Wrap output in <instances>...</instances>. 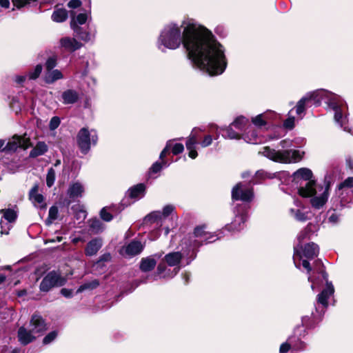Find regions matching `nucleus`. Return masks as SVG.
Masks as SVG:
<instances>
[{"mask_svg":"<svg viewBox=\"0 0 353 353\" xmlns=\"http://www.w3.org/2000/svg\"><path fill=\"white\" fill-rule=\"evenodd\" d=\"M181 44L193 63L210 76L221 74L225 70L224 48L214 39L210 31L192 19L183 20L181 24H165L157 43L162 52L165 49H178Z\"/></svg>","mask_w":353,"mask_h":353,"instance_id":"f257e3e1","label":"nucleus"},{"mask_svg":"<svg viewBox=\"0 0 353 353\" xmlns=\"http://www.w3.org/2000/svg\"><path fill=\"white\" fill-rule=\"evenodd\" d=\"M184 150V146L182 143H176L172 148V152L173 154L176 155L181 154Z\"/></svg>","mask_w":353,"mask_h":353,"instance_id":"603ef678","label":"nucleus"},{"mask_svg":"<svg viewBox=\"0 0 353 353\" xmlns=\"http://www.w3.org/2000/svg\"><path fill=\"white\" fill-rule=\"evenodd\" d=\"M334 289L332 283L327 281L325 288L318 295V303L327 307L329 298L334 294Z\"/></svg>","mask_w":353,"mask_h":353,"instance_id":"4468645a","label":"nucleus"},{"mask_svg":"<svg viewBox=\"0 0 353 353\" xmlns=\"http://www.w3.org/2000/svg\"><path fill=\"white\" fill-rule=\"evenodd\" d=\"M302 265L304 268L307 270V272L310 273L311 271V267L310 263L307 260H303L302 262Z\"/></svg>","mask_w":353,"mask_h":353,"instance_id":"e2e57ef3","label":"nucleus"},{"mask_svg":"<svg viewBox=\"0 0 353 353\" xmlns=\"http://www.w3.org/2000/svg\"><path fill=\"white\" fill-rule=\"evenodd\" d=\"M256 176L259 179H265L268 176V174L263 170H259L256 172Z\"/></svg>","mask_w":353,"mask_h":353,"instance_id":"680f3d73","label":"nucleus"},{"mask_svg":"<svg viewBox=\"0 0 353 353\" xmlns=\"http://www.w3.org/2000/svg\"><path fill=\"white\" fill-rule=\"evenodd\" d=\"M30 326L34 334H42L46 330V325L41 316L34 314L32 316Z\"/></svg>","mask_w":353,"mask_h":353,"instance_id":"ddd939ff","label":"nucleus"},{"mask_svg":"<svg viewBox=\"0 0 353 353\" xmlns=\"http://www.w3.org/2000/svg\"><path fill=\"white\" fill-rule=\"evenodd\" d=\"M352 187H353V176L348 177L343 183L339 184V190L343 189V188H352Z\"/></svg>","mask_w":353,"mask_h":353,"instance_id":"09e8293b","label":"nucleus"},{"mask_svg":"<svg viewBox=\"0 0 353 353\" xmlns=\"http://www.w3.org/2000/svg\"><path fill=\"white\" fill-rule=\"evenodd\" d=\"M293 180L296 183L305 181V184L299 188L298 192L302 197L310 199L313 208L320 210L323 208L330 196L329 182H325L324 185L317 184L313 179L312 172L306 168L296 170L293 174Z\"/></svg>","mask_w":353,"mask_h":353,"instance_id":"f03ea898","label":"nucleus"},{"mask_svg":"<svg viewBox=\"0 0 353 353\" xmlns=\"http://www.w3.org/2000/svg\"><path fill=\"white\" fill-rule=\"evenodd\" d=\"M319 253V247L314 243H307L303 249V254L301 253V257L305 256L307 259H312Z\"/></svg>","mask_w":353,"mask_h":353,"instance_id":"b1692460","label":"nucleus"},{"mask_svg":"<svg viewBox=\"0 0 353 353\" xmlns=\"http://www.w3.org/2000/svg\"><path fill=\"white\" fill-rule=\"evenodd\" d=\"M234 127L230 124V126L223 129L226 133L225 138L230 139H241L243 137V134H240L239 133L235 132L234 130Z\"/></svg>","mask_w":353,"mask_h":353,"instance_id":"e433bc0d","label":"nucleus"},{"mask_svg":"<svg viewBox=\"0 0 353 353\" xmlns=\"http://www.w3.org/2000/svg\"><path fill=\"white\" fill-rule=\"evenodd\" d=\"M37 1V0H12V3L13 6L17 8H21Z\"/></svg>","mask_w":353,"mask_h":353,"instance_id":"c03bdc74","label":"nucleus"},{"mask_svg":"<svg viewBox=\"0 0 353 353\" xmlns=\"http://www.w3.org/2000/svg\"><path fill=\"white\" fill-rule=\"evenodd\" d=\"M25 79H26V77H23V76H17L16 77L15 81L18 83H23L25 81Z\"/></svg>","mask_w":353,"mask_h":353,"instance_id":"338daca9","label":"nucleus"},{"mask_svg":"<svg viewBox=\"0 0 353 353\" xmlns=\"http://www.w3.org/2000/svg\"><path fill=\"white\" fill-rule=\"evenodd\" d=\"M88 13H79L76 17L72 18L70 21V27L73 31L79 32L81 30L80 25H83L88 20Z\"/></svg>","mask_w":353,"mask_h":353,"instance_id":"6ab92c4d","label":"nucleus"},{"mask_svg":"<svg viewBox=\"0 0 353 353\" xmlns=\"http://www.w3.org/2000/svg\"><path fill=\"white\" fill-rule=\"evenodd\" d=\"M173 210L174 207L172 205H166L163 208L162 212L160 211H155L147 215L144 219V221L145 223L157 222L158 223L159 221H161L163 219L169 216Z\"/></svg>","mask_w":353,"mask_h":353,"instance_id":"1a4fd4ad","label":"nucleus"},{"mask_svg":"<svg viewBox=\"0 0 353 353\" xmlns=\"http://www.w3.org/2000/svg\"><path fill=\"white\" fill-rule=\"evenodd\" d=\"M68 19V12L63 8L56 9L52 14V19L57 23H61Z\"/></svg>","mask_w":353,"mask_h":353,"instance_id":"bb28decb","label":"nucleus"},{"mask_svg":"<svg viewBox=\"0 0 353 353\" xmlns=\"http://www.w3.org/2000/svg\"><path fill=\"white\" fill-rule=\"evenodd\" d=\"M254 197L252 188L245 187L243 183H237L232 190V199L250 202Z\"/></svg>","mask_w":353,"mask_h":353,"instance_id":"0eeeda50","label":"nucleus"},{"mask_svg":"<svg viewBox=\"0 0 353 353\" xmlns=\"http://www.w3.org/2000/svg\"><path fill=\"white\" fill-rule=\"evenodd\" d=\"M290 349V345L288 343H283L280 346L279 351L281 353H285L288 352Z\"/></svg>","mask_w":353,"mask_h":353,"instance_id":"bf43d9fd","label":"nucleus"},{"mask_svg":"<svg viewBox=\"0 0 353 353\" xmlns=\"http://www.w3.org/2000/svg\"><path fill=\"white\" fill-rule=\"evenodd\" d=\"M267 114L263 113L252 118V123L256 127H262L266 125Z\"/></svg>","mask_w":353,"mask_h":353,"instance_id":"4c0bfd02","label":"nucleus"},{"mask_svg":"<svg viewBox=\"0 0 353 353\" xmlns=\"http://www.w3.org/2000/svg\"><path fill=\"white\" fill-rule=\"evenodd\" d=\"M197 143V138L196 135L191 134L188 138L185 145L188 150H189L188 156L194 159H195L198 154L196 151V145Z\"/></svg>","mask_w":353,"mask_h":353,"instance_id":"4be33fe9","label":"nucleus"},{"mask_svg":"<svg viewBox=\"0 0 353 353\" xmlns=\"http://www.w3.org/2000/svg\"><path fill=\"white\" fill-rule=\"evenodd\" d=\"M60 47L68 52H74L80 49L82 44L75 38L70 37H63L59 40Z\"/></svg>","mask_w":353,"mask_h":353,"instance_id":"9b49d317","label":"nucleus"},{"mask_svg":"<svg viewBox=\"0 0 353 353\" xmlns=\"http://www.w3.org/2000/svg\"><path fill=\"white\" fill-rule=\"evenodd\" d=\"M63 78V74L59 70H48L46 74L45 80L48 83H52Z\"/></svg>","mask_w":353,"mask_h":353,"instance_id":"c756f323","label":"nucleus"},{"mask_svg":"<svg viewBox=\"0 0 353 353\" xmlns=\"http://www.w3.org/2000/svg\"><path fill=\"white\" fill-rule=\"evenodd\" d=\"M309 101H313L316 105H319L323 100L328 107L334 111V120L340 125L343 124V113L346 103L338 94L326 90H316L305 94Z\"/></svg>","mask_w":353,"mask_h":353,"instance_id":"7ed1b4c3","label":"nucleus"},{"mask_svg":"<svg viewBox=\"0 0 353 353\" xmlns=\"http://www.w3.org/2000/svg\"><path fill=\"white\" fill-rule=\"evenodd\" d=\"M143 249V245L140 241H133L123 248V254L128 256L139 254Z\"/></svg>","mask_w":353,"mask_h":353,"instance_id":"2eb2a0df","label":"nucleus"},{"mask_svg":"<svg viewBox=\"0 0 353 353\" xmlns=\"http://www.w3.org/2000/svg\"><path fill=\"white\" fill-rule=\"evenodd\" d=\"M309 232V229L305 228L304 230L301 231L300 233L298 234L297 240L299 241V243L294 247V259H295V257H299V259H301V250L303 249L301 243L303 242L305 239H307Z\"/></svg>","mask_w":353,"mask_h":353,"instance_id":"412c9836","label":"nucleus"},{"mask_svg":"<svg viewBox=\"0 0 353 353\" xmlns=\"http://www.w3.org/2000/svg\"><path fill=\"white\" fill-rule=\"evenodd\" d=\"M55 171L52 168H50L47 173L46 176V184L48 187H51L54 183L55 181Z\"/></svg>","mask_w":353,"mask_h":353,"instance_id":"a19ab883","label":"nucleus"},{"mask_svg":"<svg viewBox=\"0 0 353 353\" xmlns=\"http://www.w3.org/2000/svg\"><path fill=\"white\" fill-rule=\"evenodd\" d=\"M57 334L56 332H50L48 334H47L43 338V344H49L50 343H51L52 341H54L55 339V338L57 337Z\"/></svg>","mask_w":353,"mask_h":353,"instance_id":"3c124183","label":"nucleus"},{"mask_svg":"<svg viewBox=\"0 0 353 353\" xmlns=\"http://www.w3.org/2000/svg\"><path fill=\"white\" fill-rule=\"evenodd\" d=\"M66 283V279L61 276L59 273L52 271L48 273L40 283L41 292H48L52 288L60 287Z\"/></svg>","mask_w":353,"mask_h":353,"instance_id":"423d86ee","label":"nucleus"},{"mask_svg":"<svg viewBox=\"0 0 353 353\" xmlns=\"http://www.w3.org/2000/svg\"><path fill=\"white\" fill-rule=\"evenodd\" d=\"M81 5V1L80 0H71L68 3V6L73 9L80 7Z\"/></svg>","mask_w":353,"mask_h":353,"instance_id":"13d9d810","label":"nucleus"},{"mask_svg":"<svg viewBox=\"0 0 353 353\" xmlns=\"http://www.w3.org/2000/svg\"><path fill=\"white\" fill-rule=\"evenodd\" d=\"M35 336L31 330L21 327L18 330V339L21 344L26 345L35 339Z\"/></svg>","mask_w":353,"mask_h":353,"instance_id":"f3484780","label":"nucleus"},{"mask_svg":"<svg viewBox=\"0 0 353 353\" xmlns=\"http://www.w3.org/2000/svg\"><path fill=\"white\" fill-rule=\"evenodd\" d=\"M145 191V185L143 183L137 184L128 190L129 195L131 198L137 199L143 195Z\"/></svg>","mask_w":353,"mask_h":353,"instance_id":"7c9ffc66","label":"nucleus"},{"mask_svg":"<svg viewBox=\"0 0 353 353\" xmlns=\"http://www.w3.org/2000/svg\"><path fill=\"white\" fill-rule=\"evenodd\" d=\"M180 270V268L179 267H177V268H174L173 271H172V273L171 275H170L168 272H167V268L165 267V265L163 264H161L160 263L158 267H157V274H159V275H162L163 277H172L174 275H176L179 271Z\"/></svg>","mask_w":353,"mask_h":353,"instance_id":"f704fd0d","label":"nucleus"},{"mask_svg":"<svg viewBox=\"0 0 353 353\" xmlns=\"http://www.w3.org/2000/svg\"><path fill=\"white\" fill-rule=\"evenodd\" d=\"M100 216L105 221H110L113 218L112 215L107 211L105 208L101 209Z\"/></svg>","mask_w":353,"mask_h":353,"instance_id":"de8ad7c7","label":"nucleus"},{"mask_svg":"<svg viewBox=\"0 0 353 353\" xmlns=\"http://www.w3.org/2000/svg\"><path fill=\"white\" fill-rule=\"evenodd\" d=\"M42 71V65L40 64H38L34 68V70L32 72H30L28 73V77L30 79H36L39 77L41 72Z\"/></svg>","mask_w":353,"mask_h":353,"instance_id":"a18cd8bd","label":"nucleus"},{"mask_svg":"<svg viewBox=\"0 0 353 353\" xmlns=\"http://www.w3.org/2000/svg\"><path fill=\"white\" fill-rule=\"evenodd\" d=\"M59 210L57 206H52L49 209L48 216L46 220V224L50 225L58 218Z\"/></svg>","mask_w":353,"mask_h":353,"instance_id":"c9c22d12","label":"nucleus"},{"mask_svg":"<svg viewBox=\"0 0 353 353\" xmlns=\"http://www.w3.org/2000/svg\"><path fill=\"white\" fill-rule=\"evenodd\" d=\"M260 154L276 163H295L300 161L305 152L300 150H276L268 146L264 147Z\"/></svg>","mask_w":353,"mask_h":353,"instance_id":"20e7f679","label":"nucleus"},{"mask_svg":"<svg viewBox=\"0 0 353 353\" xmlns=\"http://www.w3.org/2000/svg\"><path fill=\"white\" fill-rule=\"evenodd\" d=\"M0 212L3 214V217L8 221V223H4L2 220L1 221V234H8L10 229V223L15 221L17 214L11 209L1 210Z\"/></svg>","mask_w":353,"mask_h":353,"instance_id":"9d476101","label":"nucleus"},{"mask_svg":"<svg viewBox=\"0 0 353 353\" xmlns=\"http://www.w3.org/2000/svg\"><path fill=\"white\" fill-rule=\"evenodd\" d=\"M182 259V254L179 252H173L167 254L164 256V261L165 263L171 267H178Z\"/></svg>","mask_w":353,"mask_h":353,"instance_id":"5701e85b","label":"nucleus"},{"mask_svg":"<svg viewBox=\"0 0 353 353\" xmlns=\"http://www.w3.org/2000/svg\"><path fill=\"white\" fill-rule=\"evenodd\" d=\"M246 221V216L244 214L236 215L234 222L232 223V225L230 226L229 230H239L240 229V223H244Z\"/></svg>","mask_w":353,"mask_h":353,"instance_id":"ea45409f","label":"nucleus"},{"mask_svg":"<svg viewBox=\"0 0 353 353\" xmlns=\"http://www.w3.org/2000/svg\"><path fill=\"white\" fill-rule=\"evenodd\" d=\"M294 117H289L284 121V126L287 128L292 129L294 126Z\"/></svg>","mask_w":353,"mask_h":353,"instance_id":"6e6d98bb","label":"nucleus"},{"mask_svg":"<svg viewBox=\"0 0 353 353\" xmlns=\"http://www.w3.org/2000/svg\"><path fill=\"white\" fill-rule=\"evenodd\" d=\"M72 290L66 289V288H63L61 290V294L63 296L67 297V298L70 297L72 296Z\"/></svg>","mask_w":353,"mask_h":353,"instance_id":"052dcab7","label":"nucleus"},{"mask_svg":"<svg viewBox=\"0 0 353 353\" xmlns=\"http://www.w3.org/2000/svg\"><path fill=\"white\" fill-rule=\"evenodd\" d=\"M289 212L290 214L296 221H305L307 219V214L301 210V208H298L296 210L290 208Z\"/></svg>","mask_w":353,"mask_h":353,"instance_id":"72a5a7b5","label":"nucleus"},{"mask_svg":"<svg viewBox=\"0 0 353 353\" xmlns=\"http://www.w3.org/2000/svg\"><path fill=\"white\" fill-rule=\"evenodd\" d=\"M48 150L47 145L42 141L38 142L36 146L30 151V157H37L46 152Z\"/></svg>","mask_w":353,"mask_h":353,"instance_id":"cd10ccee","label":"nucleus"},{"mask_svg":"<svg viewBox=\"0 0 353 353\" xmlns=\"http://www.w3.org/2000/svg\"><path fill=\"white\" fill-rule=\"evenodd\" d=\"M77 144L81 151L86 154L92 145H95L98 141V136L95 130H88V128H81L77 134Z\"/></svg>","mask_w":353,"mask_h":353,"instance_id":"39448f33","label":"nucleus"},{"mask_svg":"<svg viewBox=\"0 0 353 353\" xmlns=\"http://www.w3.org/2000/svg\"><path fill=\"white\" fill-rule=\"evenodd\" d=\"M61 120L58 117H53L50 121L49 128L50 130H56L60 125Z\"/></svg>","mask_w":353,"mask_h":353,"instance_id":"49530a36","label":"nucleus"},{"mask_svg":"<svg viewBox=\"0 0 353 353\" xmlns=\"http://www.w3.org/2000/svg\"><path fill=\"white\" fill-rule=\"evenodd\" d=\"M74 32L75 33V34L77 37H79V38L81 40H82L85 42H88L89 41L91 40L90 34L88 32L83 30L82 28H81V30H79V32L74 31Z\"/></svg>","mask_w":353,"mask_h":353,"instance_id":"37998d69","label":"nucleus"},{"mask_svg":"<svg viewBox=\"0 0 353 353\" xmlns=\"http://www.w3.org/2000/svg\"><path fill=\"white\" fill-rule=\"evenodd\" d=\"M31 146L30 140L25 136L14 135L9 141L3 151H15L18 148L27 149Z\"/></svg>","mask_w":353,"mask_h":353,"instance_id":"6e6552de","label":"nucleus"},{"mask_svg":"<svg viewBox=\"0 0 353 353\" xmlns=\"http://www.w3.org/2000/svg\"><path fill=\"white\" fill-rule=\"evenodd\" d=\"M212 143V137L210 135H207L204 137L201 145L203 148H205L211 145Z\"/></svg>","mask_w":353,"mask_h":353,"instance_id":"4d7b16f0","label":"nucleus"},{"mask_svg":"<svg viewBox=\"0 0 353 353\" xmlns=\"http://www.w3.org/2000/svg\"><path fill=\"white\" fill-rule=\"evenodd\" d=\"M39 185L34 184L29 192V199L37 208H46V203L44 202V197L41 194L38 193Z\"/></svg>","mask_w":353,"mask_h":353,"instance_id":"f8f14e48","label":"nucleus"},{"mask_svg":"<svg viewBox=\"0 0 353 353\" xmlns=\"http://www.w3.org/2000/svg\"><path fill=\"white\" fill-rule=\"evenodd\" d=\"M62 103L65 105L74 104L79 99V93L73 89H68L61 94Z\"/></svg>","mask_w":353,"mask_h":353,"instance_id":"dca6fc26","label":"nucleus"},{"mask_svg":"<svg viewBox=\"0 0 353 353\" xmlns=\"http://www.w3.org/2000/svg\"><path fill=\"white\" fill-rule=\"evenodd\" d=\"M231 124L234 128L242 131L248 124V119L243 116H239L236 117Z\"/></svg>","mask_w":353,"mask_h":353,"instance_id":"2f4dec72","label":"nucleus"},{"mask_svg":"<svg viewBox=\"0 0 353 353\" xmlns=\"http://www.w3.org/2000/svg\"><path fill=\"white\" fill-rule=\"evenodd\" d=\"M89 226L90 230L94 234H98L104 229L103 224L97 219L90 220Z\"/></svg>","mask_w":353,"mask_h":353,"instance_id":"473e14b6","label":"nucleus"},{"mask_svg":"<svg viewBox=\"0 0 353 353\" xmlns=\"http://www.w3.org/2000/svg\"><path fill=\"white\" fill-rule=\"evenodd\" d=\"M99 283L97 280H94L91 282L85 283L82 285H81L79 289L77 290V292H81L85 290L90 289L92 290L96 288L97 286H99Z\"/></svg>","mask_w":353,"mask_h":353,"instance_id":"79ce46f5","label":"nucleus"},{"mask_svg":"<svg viewBox=\"0 0 353 353\" xmlns=\"http://www.w3.org/2000/svg\"><path fill=\"white\" fill-rule=\"evenodd\" d=\"M194 235L197 237L200 238L201 241H205L207 243H212L214 241H216V238L213 235H210L208 234L205 230L203 227H198L195 228L194 232Z\"/></svg>","mask_w":353,"mask_h":353,"instance_id":"393cba45","label":"nucleus"},{"mask_svg":"<svg viewBox=\"0 0 353 353\" xmlns=\"http://www.w3.org/2000/svg\"><path fill=\"white\" fill-rule=\"evenodd\" d=\"M171 143H172V140H169L168 141H167L165 147L164 148V149L160 153V155H159L160 159L163 160V158L166 156V154H168L170 148L172 146Z\"/></svg>","mask_w":353,"mask_h":353,"instance_id":"5fc2aeb1","label":"nucleus"},{"mask_svg":"<svg viewBox=\"0 0 353 353\" xmlns=\"http://www.w3.org/2000/svg\"><path fill=\"white\" fill-rule=\"evenodd\" d=\"M157 265V260L153 256L143 258L140 263V269L143 272L152 270Z\"/></svg>","mask_w":353,"mask_h":353,"instance_id":"a878e982","label":"nucleus"},{"mask_svg":"<svg viewBox=\"0 0 353 353\" xmlns=\"http://www.w3.org/2000/svg\"><path fill=\"white\" fill-rule=\"evenodd\" d=\"M56 65L57 60L54 57L49 58L46 63V67L48 71L52 70L56 66Z\"/></svg>","mask_w":353,"mask_h":353,"instance_id":"864d4df0","label":"nucleus"},{"mask_svg":"<svg viewBox=\"0 0 353 353\" xmlns=\"http://www.w3.org/2000/svg\"><path fill=\"white\" fill-rule=\"evenodd\" d=\"M242 139L248 143L256 144L261 142L255 130L249 131L243 134Z\"/></svg>","mask_w":353,"mask_h":353,"instance_id":"c85d7f7f","label":"nucleus"},{"mask_svg":"<svg viewBox=\"0 0 353 353\" xmlns=\"http://www.w3.org/2000/svg\"><path fill=\"white\" fill-rule=\"evenodd\" d=\"M102 246V242L99 239H94L87 244L85 249V254L87 256L96 255Z\"/></svg>","mask_w":353,"mask_h":353,"instance_id":"aec40b11","label":"nucleus"},{"mask_svg":"<svg viewBox=\"0 0 353 353\" xmlns=\"http://www.w3.org/2000/svg\"><path fill=\"white\" fill-rule=\"evenodd\" d=\"M307 102H309V101L307 100V98L305 95L297 102L296 105L295 107L296 113L298 115H300L301 118V114L305 112V105Z\"/></svg>","mask_w":353,"mask_h":353,"instance_id":"58836bf2","label":"nucleus"},{"mask_svg":"<svg viewBox=\"0 0 353 353\" xmlns=\"http://www.w3.org/2000/svg\"><path fill=\"white\" fill-rule=\"evenodd\" d=\"M84 188L82 184L79 182H75L70 185L67 193L68 196L74 200L77 198L81 197Z\"/></svg>","mask_w":353,"mask_h":353,"instance_id":"a211bd4d","label":"nucleus"},{"mask_svg":"<svg viewBox=\"0 0 353 353\" xmlns=\"http://www.w3.org/2000/svg\"><path fill=\"white\" fill-rule=\"evenodd\" d=\"M339 221V217L337 214H333L329 217V221L333 223H337Z\"/></svg>","mask_w":353,"mask_h":353,"instance_id":"0e129e2a","label":"nucleus"},{"mask_svg":"<svg viewBox=\"0 0 353 353\" xmlns=\"http://www.w3.org/2000/svg\"><path fill=\"white\" fill-rule=\"evenodd\" d=\"M163 165L164 166H168V165L166 164L165 162H163L162 163H161L159 162H155L152 165V167L150 168V171L153 173H157L162 169Z\"/></svg>","mask_w":353,"mask_h":353,"instance_id":"8fccbe9b","label":"nucleus"},{"mask_svg":"<svg viewBox=\"0 0 353 353\" xmlns=\"http://www.w3.org/2000/svg\"><path fill=\"white\" fill-rule=\"evenodd\" d=\"M294 203L299 208H303V204H302L301 201H299L298 199H294Z\"/></svg>","mask_w":353,"mask_h":353,"instance_id":"774afa93","label":"nucleus"},{"mask_svg":"<svg viewBox=\"0 0 353 353\" xmlns=\"http://www.w3.org/2000/svg\"><path fill=\"white\" fill-rule=\"evenodd\" d=\"M0 5L3 8H8L10 6V0H0Z\"/></svg>","mask_w":353,"mask_h":353,"instance_id":"69168bd1","label":"nucleus"}]
</instances>
